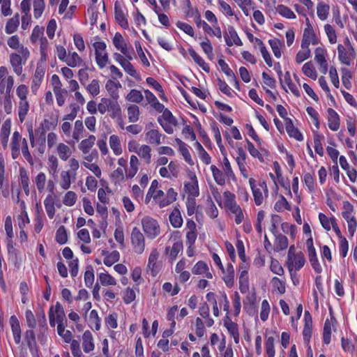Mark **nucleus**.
I'll list each match as a JSON object with an SVG mask.
<instances>
[{"label":"nucleus","mask_w":357,"mask_h":357,"mask_svg":"<svg viewBox=\"0 0 357 357\" xmlns=\"http://www.w3.org/2000/svg\"><path fill=\"white\" fill-rule=\"evenodd\" d=\"M319 43V40L316 36L314 31L310 24L309 20L307 19L306 26L303 31V39L301 45H305L310 47V45H317Z\"/></svg>","instance_id":"dca6fc26"},{"label":"nucleus","mask_w":357,"mask_h":357,"mask_svg":"<svg viewBox=\"0 0 357 357\" xmlns=\"http://www.w3.org/2000/svg\"><path fill=\"white\" fill-rule=\"evenodd\" d=\"M95 50L96 61L98 67L102 69L108 63L109 56L106 52V44L103 41L95 42L93 44Z\"/></svg>","instance_id":"9b49d317"},{"label":"nucleus","mask_w":357,"mask_h":357,"mask_svg":"<svg viewBox=\"0 0 357 357\" xmlns=\"http://www.w3.org/2000/svg\"><path fill=\"white\" fill-rule=\"evenodd\" d=\"M169 221L174 228H179L182 226L183 219L178 210H174L169 215Z\"/></svg>","instance_id":"e2e57ef3"},{"label":"nucleus","mask_w":357,"mask_h":357,"mask_svg":"<svg viewBox=\"0 0 357 357\" xmlns=\"http://www.w3.org/2000/svg\"><path fill=\"white\" fill-rule=\"evenodd\" d=\"M283 84L287 85L291 93L296 97H300L301 93L298 88L291 82L290 73L287 71L284 74V78L282 79Z\"/></svg>","instance_id":"864d4df0"},{"label":"nucleus","mask_w":357,"mask_h":357,"mask_svg":"<svg viewBox=\"0 0 357 357\" xmlns=\"http://www.w3.org/2000/svg\"><path fill=\"white\" fill-rule=\"evenodd\" d=\"M328 126L333 131H337L340 128V119L339 114L332 108L327 109Z\"/></svg>","instance_id":"aec40b11"},{"label":"nucleus","mask_w":357,"mask_h":357,"mask_svg":"<svg viewBox=\"0 0 357 357\" xmlns=\"http://www.w3.org/2000/svg\"><path fill=\"white\" fill-rule=\"evenodd\" d=\"M31 53L27 47H22L19 51H13L9 54V63L13 72L23 80L25 75L23 74V67L26 65Z\"/></svg>","instance_id":"f257e3e1"},{"label":"nucleus","mask_w":357,"mask_h":357,"mask_svg":"<svg viewBox=\"0 0 357 357\" xmlns=\"http://www.w3.org/2000/svg\"><path fill=\"white\" fill-rule=\"evenodd\" d=\"M311 56V51L310 47L305 45H301V49L298 52L296 55V62L301 63L306 59H309Z\"/></svg>","instance_id":"49530a36"},{"label":"nucleus","mask_w":357,"mask_h":357,"mask_svg":"<svg viewBox=\"0 0 357 357\" xmlns=\"http://www.w3.org/2000/svg\"><path fill=\"white\" fill-rule=\"evenodd\" d=\"M8 46L14 51H19L22 47H25L20 42V38L17 35H13L8 38L7 40Z\"/></svg>","instance_id":"4d7b16f0"},{"label":"nucleus","mask_w":357,"mask_h":357,"mask_svg":"<svg viewBox=\"0 0 357 357\" xmlns=\"http://www.w3.org/2000/svg\"><path fill=\"white\" fill-rule=\"evenodd\" d=\"M146 140L150 144L158 146L162 143L161 139L165 138V135L161 134L158 130L151 129L145 132Z\"/></svg>","instance_id":"412c9836"},{"label":"nucleus","mask_w":357,"mask_h":357,"mask_svg":"<svg viewBox=\"0 0 357 357\" xmlns=\"http://www.w3.org/2000/svg\"><path fill=\"white\" fill-rule=\"evenodd\" d=\"M65 63L68 66L74 68L79 66L82 63V59L77 52H69L65 60Z\"/></svg>","instance_id":"09e8293b"},{"label":"nucleus","mask_w":357,"mask_h":357,"mask_svg":"<svg viewBox=\"0 0 357 357\" xmlns=\"http://www.w3.org/2000/svg\"><path fill=\"white\" fill-rule=\"evenodd\" d=\"M20 25V15L16 13L13 17L10 18L5 26L6 33L10 35L16 32Z\"/></svg>","instance_id":"72a5a7b5"},{"label":"nucleus","mask_w":357,"mask_h":357,"mask_svg":"<svg viewBox=\"0 0 357 357\" xmlns=\"http://www.w3.org/2000/svg\"><path fill=\"white\" fill-rule=\"evenodd\" d=\"M330 10L329 5L324 3L319 2L317 4V14L318 17L321 20L324 21L328 18Z\"/></svg>","instance_id":"3c124183"},{"label":"nucleus","mask_w":357,"mask_h":357,"mask_svg":"<svg viewBox=\"0 0 357 357\" xmlns=\"http://www.w3.org/2000/svg\"><path fill=\"white\" fill-rule=\"evenodd\" d=\"M121 84L119 82H115L112 79H109L105 84V89L109 93L111 98L116 100L119 98V90L121 88Z\"/></svg>","instance_id":"b1692460"},{"label":"nucleus","mask_w":357,"mask_h":357,"mask_svg":"<svg viewBox=\"0 0 357 357\" xmlns=\"http://www.w3.org/2000/svg\"><path fill=\"white\" fill-rule=\"evenodd\" d=\"M45 75V70L42 67L37 66L31 79V89L33 94H36L40 88Z\"/></svg>","instance_id":"a211bd4d"},{"label":"nucleus","mask_w":357,"mask_h":357,"mask_svg":"<svg viewBox=\"0 0 357 357\" xmlns=\"http://www.w3.org/2000/svg\"><path fill=\"white\" fill-rule=\"evenodd\" d=\"M33 16L36 19H39L45 8V3L44 0H33Z\"/></svg>","instance_id":"bf43d9fd"},{"label":"nucleus","mask_w":357,"mask_h":357,"mask_svg":"<svg viewBox=\"0 0 357 357\" xmlns=\"http://www.w3.org/2000/svg\"><path fill=\"white\" fill-rule=\"evenodd\" d=\"M249 183L252 189L255 203L257 206H260L263 203L264 197H267L268 195L266 183L265 181H260L256 183V181L250 178Z\"/></svg>","instance_id":"39448f33"},{"label":"nucleus","mask_w":357,"mask_h":357,"mask_svg":"<svg viewBox=\"0 0 357 357\" xmlns=\"http://www.w3.org/2000/svg\"><path fill=\"white\" fill-rule=\"evenodd\" d=\"M218 63L221 68L222 71L226 75V76L229 78V81L234 83V86L239 89V84L237 80L236 77L234 73L231 70V69L229 67L228 64L225 61V60L220 59L218 61Z\"/></svg>","instance_id":"a878e982"},{"label":"nucleus","mask_w":357,"mask_h":357,"mask_svg":"<svg viewBox=\"0 0 357 357\" xmlns=\"http://www.w3.org/2000/svg\"><path fill=\"white\" fill-rule=\"evenodd\" d=\"M268 43L275 56L277 58H280L282 56L281 49L283 47L282 43L280 40L274 38L270 39L268 40Z\"/></svg>","instance_id":"680f3d73"},{"label":"nucleus","mask_w":357,"mask_h":357,"mask_svg":"<svg viewBox=\"0 0 357 357\" xmlns=\"http://www.w3.org/2000/svg\"><path fill=\"white\" fill-rule=\"evenodd\" d=\"M139 165V161L137 157L135 155H132L130 159V166L127 173V177L132 178H133L138 172Z\"/></svg>","instance_id":"79ce46f5"},{"label":"nucleus","mask_w":357,"mask_h":357,"mask_svg":"<svg viewBox=\"0 0 357 357\" xmlns=\"http://www.w3.org/2000/svg\"><path fill=\"white\" fill-rule=\"evenodd\" d=\"M275 239V250L277 252L285 250L288 247V238L287 236L278 234L274 235Z\"/></svg>","instance_id":"c03bdc74"},{"label":"nucleus","mask_w":357,"mask_h":357,"mask_svg":"<svg viewBox=\"0 0 357 357\" xmlns=\"http://www.w3.org/2000/svg\"><path fill=\"white\" fill-rule=\"evenodd\" d=\"M223 273V280L227 285V287L231 288L234 284V276L235 271L234 268L231 264H229L227 266L226 269L224 268V271H222Z\"/></svg>","instance_id":"c756f323"},{"label":"nucleus","mask_w":357,"mask_h":357,"mask_svg":"<svg viewBox=\"0 0 357 357\" xmlns=\"http://www.w3.org/2000/svg\"><path fill=\"white\" fill-rule=\"evenodd\" d=\"M224 197L225 206L231 213H235L241 208L240 206L235 201L234 194L229 191H226L224 192Z\"/></svg>","instance_id":"393cba45"},{"label":"nucleus","mask_w":357,"mask_h":357,"mask_svg":"<svg viewBox=\"0 0 357 357\" xmlns=\"http://www.w3.org/2000/svg\"><path fill=\"white\" fill-rule=\"evenodd\" d=\"M109 144L114 155H119L122 153V148L120 142V139L117 135H111L109 137Z\"/></svg>","instance_id":"37998d69"},{"label":"nucleus","mask_w":357,"mask_h":357,"mask_svg":"<svg viewBox=\"0 0 357 357\" xmlns=\"http://www.w3.org/2000/svg\"><path fill=\"white\" fill-rule=\"evenodd\" d=\"M303 73L307 77L316 80L317 78V73L311 61L306 62L302 67Z\"/></svg>","instance_id":"de8ad7c7"},{"label":"nucleus","mask_w":357,"mask_h":357,"mask_svg":"<svg viewBox=\"0 0 357 357\" xmlns=\"http://www.w3.org/2000/svg\"><path fill=\"white\" fill-rule=\"evenodd\" d=\"M130 243L135 253L142 255L146 248L145 237L140 229L135 227L130 234Z\"/></svg>","instance_id":"6e6552de"},{"label":"nucleus","mask_w":357,"mask_h":357,"mask_svg":"<svg viewBox=\"0 0 357 357\" xmlns=\"http://www.w3.org/2000/svg\"><path fill=\"white\" fill-rule=\"evenodd\" d=\"M309 261L312 268L317 273H320L322 271V268L319 262L316 250L308 251Z\"/></svg>","instance_id":"5fc2aeb1"},{"label":"nucleus","mask_w":357,"mask_h":357,"mask_svg":"<svg viewBox=\"0 0 357 357\" xmlns=\"http://www.w3.org/2000/svg\"><path fill=\"white\" fill-rule=\"evenodd\" d=\"M327 54V51L326 49L319 47H317L314 50V61L319 64H324L327 63L326 56Z\"/></svg>","instance_id":"338daca9"},{"label":"nucleus","mask_w":357,"mask_h":357,"mask_svg":"<svg viewBox=\"0 0 357 357\" xmlns=\"http://www.w3.org/2000/svg\"><path fill=\"white\" fill-rule=\"evenodd\" d=\"M15 93L19 100L17 102L19 120L22 123L30 109V103L28 100L29 88L24 84H19L15 89Z\"/></svg>","instance_id":"f03ea898"},{"label":"nucleus","mask_w":357,"mask_h":357,"mask_svg":"<svg viewBox=\"0 0 357 357\" xmlns=\"http://www.w3.org/2000/svg\"><path fill=\"white\" fill-rule=\"evenodd\" d=\"M305 255L302 252H298V255L290 259H287L286 266L289 272L298 271L305 264Z\"/></svg>","instance_id":"4468645a"},{"label":"nucleus","mask_w":357,"mask_h":357,"mask_svg":"<svg viewBox=\"0 0 357 357\" xmlns=\"http://www.w3.org/2000/svg\"><path fill=\"white\" fill-rule=\"evenodd\" d=\"M98 112L101 114L109 113L112 119L120 118L121 116V108L118 100L112 98H102L98 103Z\"/></svg>","instance_id":"7ed1b4c3"},{"label":"nucleus","mask_w":357,"mask_h":357,"mask_svg":"<svg viewBox=\"0 0 357 357\" xmlns=\"http://www.w3.org/2000/svg\"><path fill=\"white\" fill-rule=\"evenodd\" d=\"M82 348L85 353H89L95 349L93 337L89 331H84L82 335Z\"/></svg>","instance_id":"cd10ccee"},{"label":"nucleus","mask_w":357,"mask_h":357,"mask_svg":"<svg viewBox=\"0 0 357 357\" xmlns=\"http://www.w3.org/2000/svg\"><path fill=\"white\" fill-rule=\"evenodd\" d=\"M10 324L13 335V338L16 344H19L21 340V329L20 322L15 315L10 318Z\"/></svg>","instance_id":"7c9ffc66"},{"label":"nucleus","mask_w":357,"mask_h":357,"mask_svg":"<svg viewBox=\"0 0 357 357\" xmlns=\"http://www.w3.org/2000/svg\"><path fill=\"white\" fill-rule=\"evenodd\" d=\"M176 197L177 192H175L173 188H170L166 194L161 190H157L154 196V201L160 208H164L176 201Z\"/></svg>","instance_id":"9d476101"},{"label":"nucleus","mask_w":357,"mask_h":357,"mask_svg":"<svg viewBox=\"0 0 357 357\" xmlns=\"http://www.w3.org/2000/svg\"><path fill=\"white\" fill-rule=\"evenodd\" d=\"M210 169L216 183L220 185H224L227 178V176L224 172L213 165L211 166Z\"/></svg>","instance_id":"58836bf2"},{"label":"nucleus","mask_w":357,"mask_h":357,"mask_svg":"<svg viewBox=\"0 0 357 357\" xmlns=\"http://www.w3.org/2000/svg\"><path fill=\"white\" fill-rule=\"evenodd\" d=\"M48 172L52 176L58 173L59 160L55 155H50L47 160Z\"/></svg>","instance_id":"69168bd1"},{"label":"nucleus","mask_w":357,"mask_h":357,"mask_svg":"<svg viewBox=\"0 0 357 357\" xmlns=\"http://www.w3.org/2000/svg\"><path fill=\"white\" fill-rule=\"evenodd\" d=\"M189 178L190 181L184 183V190L188 194V197L195 198L199 195L197 178L194 173H190Z\"/></svg>","instance_id":"2eb2a0df"},{"label":"nucleus","mask_w":357,"mask_h":357,"mask_svg":"<svg viewBox=\"0 0 357 357\" xmlns=\"http://www.w3.org/2000/svg\"><path fill=\"white\" fill-rule=\"evenodd\" d=\"M113 44L123 54L126 56L129 59H132V56L128 54V50L125 40L120 33L116 32L115 33L113 38Z\"/></svg>","instance_id":"5701e85b"},{"label":"nucleus","mask_w":357,"mask_h":357,"mask_svg":"<svg viewBox=\"0 0 357 357\" xmlns=\"http://www.w3.org/2000/svg\"><path fill=\"white\" fill-rule=\"evenodd\" d=\"M183 243L181 241H177L172 245V247L167 246L165 248V254L168 256L170 261H174L178 253L183 250Z\"/></svg>","instance_id":"bb28decb"},{"label":"nucleus","mask_w":357,"mask_h":357,"mask_svg":"<svg viewBox=\"0 0 357 357\" xmlns=\"http://www.w3.org/2000/svg\"><path fill=\"white\" fill-rule=\"evenodd\" d=\"M190 56L192 58L194 61L202 68L203 70L206 73L210 71L209 66L205 62V61L192 49L188 50Z\"/></svg>","instance_id":"a19ab883"},{"label":"nucleus","mask_w":357,"mask_h":357,"mask_svg":"<svg viewBox=\"0 0 357 357\" xmlns=\"http://www.w3.org/2000/svg\"><path fill=\"white\" fill-rule=\"evenodd\" d=\"M326 35L327 36L330 44L333 45L337 43V36L335 29L329 24H326L324 26Z\"/></svg>","instance_id":"052dcab7"},{"label":"nucleus","mask_w":357,"mask_h":357,"mask_svg":"<svg viewBox=\"0 0 357 357\" xmlns=\"http://www.w3.org/2000/svg\"><path fill=\"white\" fill-rule=\"evenodd\" d=\"M44 28L36 25L31 34L30 41L32 44H36L38 40L44 37Z\"/></svg>","instance_id":"0e129e2a"},{"label":"nucleus","mask_w":357,"mask_h":357,"mask_svg":"<svg viewBox=\"0 0 357 357\" xmlns=\"http://www.w3.org/2000/svg\"><path fill=\"white\" fill-rule=\"evenodd\" d=\"M275 9H276V11L278 12V13L284 18L289 19V20H293V19L296 18V16L294 14V13L287 6H284L283 4H280V5H278V6L275 8Z\"/></svg>","instance_id":"8fccbe9b"},{"label":"nucleus","mask_w":357,"mask_h":357,"mask_svg":"<svg viewBox=\"0 0 357 357\" xmlns=\"http://www.w3.org/2000/svg\"><path fill=\"white\" fill-rule=\"evenodd\" d=\"M44 206L50 219H52L55 215L54 199L52 195H48L44 200Z\"/></svg>","instance_id":"c9c22d12"},{"label":"nucleus","mask_w":357,"mask_h":357,"mask_svg":"<svg viewBox=\"0 0 357 357\" xmlns=\"http://www.w3.org/2000/svg\"><path fill=\"white\" fill-rule=\"evenodd\" d=\"M178 144V149L180 153L183 157V159L185 161L190 165L192 166L194 165V161L192 159L191 155L190 153V151L188 149V146L186 144L183 142L180 139H177Z\"/></svg>","instance_id":"ea45409f"},{"label":"nucleus","mask_w":357,"mask_h":357,"mask_svg":"<svg viewBox=\"0 0 357 357\" xmlns=\"http://www.w3.org/2000/svg\"><path fill=\"white\" fill-rule=\"evenodd\" d=\"M142 226L144 232L149 239H154L160 234V228L158 221L149 216L142 219Z\"/></svg>","instance_id":"0eeeda50"},{"label":"nucleus","mask_w":357,"mask_h":357,"mask_svg":"<svg viewBox=\"0 0 357 357\" xmlns=\"http://www.w3.org/2000/svg\"><path fill=\"white\" fill-rule=\"evenodd\" d=\"M192 273L194 275H204L208 279H212L213 275L209 271L207 264L203 261L197 262L192 268Z\"/></svg>","instance_id":"4be33fe9"},{"label":"nucleus","mask_w":357,"mask_h":357,"mask_svg":"<svg viewBox=\"0 0 357 357\" xmlns=\"http://www.w3.org/2000/svg\"><path fill=\"white\" fill-rule=\"evenodd\" d=\"M128 119L129 122L135 123L139 118V108L136 105H131L128 107Z\"/></svg>","instance_id":"603ef678"},{"label":"nucleus","mask_w":357,"mask_h":357,"mask_svg":"<svg viewBox=\"0 0 357 357\" xmlns=\"http://www.w3.org/2000/svg\"><path fill=\"white\" fill-rule=\"evenodd\" d=\"M115 19L123 29L128 28V23L124 13L120 6L115 4L114 7Z\"/></svg>","instance_id":"a18cd8bd"},{"label":"nucleus","mask_w":357,"mask_h":357,"mask_svg":"<svg viewBox=\"0 0 357 357\" xmlns=\"http://www.w3.org/2000/svg\"><path fill=\"white\" fill-rule=\"evenodd\" d=\"M224 326L226 327L230 336L234 338V342L238 344L239 342V333L238 325L233 322L229 319H227L224 322Z\"/></svg>","instance_id":"2f4dec72"},{"label":"nucleus","mask_w":357,"mask_h":357,"mask_svg":"<svg viewBox=\"0 0 357 357\" xmlns=\"http://www.w3.org/2000/svg\"><path fill=\"white\" fill-rule=\"evenodd\" d=\"M49 319L50 324L52 327H54L56 323L64 322L66 320L63 307L59 302H56L54 306L50 307Z\"/></svg>","instance_id":"f8f14e48"},{"label":"nucleus","mask_w":357,"mask_h":357,"mask_svg":"<svg viewBox=\"0 0 357 357\" xmlns=\"http://www.w3.org/2000/svg\"><path fill=\"white\" fill-rule=\"evenodd\" d=\"M22 138L19 132L15 131L13 134L11 142L12 157L15 159L20 155V145L22 143Z\"/></svg>","instance_id":"c85d7f7f"},{"label":"nucleus","mask_w":357,"mask_h":357,"mask_svg":"<svg viewBox=\"0 0 357 357\" xmlns=\"http://www.w3.org/2000/svg\"><path fill=\"white\" fill-rule=\"evenodd\" d=\"M144 99L142 92L137 89H131L126 96V100L130 102L140 103Z\"/></svg>","instance_id":"13d9d810"},{"label":"nucleus","mask_w":357,"mask_h":357,"mask_svg":"<svg viewBox=\"0 0 357 357\" xmlns=\"http://www.w3.org/2000/svg\"><path fill=\"white\" fill-rule=\"evenodd\" d=\"M337 50L338 60L342 64L350 66L354 63L356 57V52L354 48L344 47L342 44L339 43Z\"/></svg>","instance_id":"1a4fd4ad"},{"label":"nucleus","mask_w":357,"mask_h":357,"mask_svg":"<svg viewBox=\"0 0 357 357\" xmlns=\"http://www.w3.org/2000/svg\"><path fill=\"white\" fill-rule=\"evenodd\" d=\"M160 252L157 248H153L149 256L146 268L151 276L155 277L160 271V266L158 263Z\"/></svg>","instance_id":"ddd939ff"},{"label":"nucleus","mask_w":357,"mask_h":357,"mask_svg":"<svg viewBox=\"0 0 357 357\" xmlns=\"http://www.w3.org/2000/svg\"><path fill=\"white\" fill-rule=\"evenodd\" d=\"M285 128L287 132L291 137H294L299 142L303 139V135L296 128L294 127L293 122L290 119H286Z\"/></svg>","instance_id":"473e14b6"},{"label":"nucleus","mask_w":357,"mask_h":357,"mask_svg":"<svg viewBox=\"0 0 357 357\" xmlns=\"http://www.w3.org/2000/svg\"><path fill=\"white\" fill-rule=\"evenodd\" d=\"M74 180L73 178V174L70 173V172L62 171L60 174V181L59 185L63 190H68L72 183V181Z\"/></svg>","instance_id":"f704fd0d"},{"label":"nucleus","mask_w":357,"mask_h":357,"mask_svg":"<svg viewBox=\"0 0 357 357\" xmlns=\"http://www.w3.org/2000/svg\"><path fill=\"white\" fill-rule=\"evenodd\" d=\"M56 153L61 160L66 161L70 158L72 151L68 145L59 143L56 146Z\"/></svg>","instance_id":"e433bc0d"},{"label":"nucleus","mask_w":357,"mask_h":357,"mask_svg":"<svg viewBox=\"0 0 357 357\" xmlns=\"http://www.w3.org/2000/svg\"><path fill=\"white\" fill-rule=\"evenodd\" d=\"M304 328L303 330V336L305 344L307 345L310 343L312 331V319L310 313L305 311L304 313Z\"/></svg>","instance_id":"f3484780"},{"label":"nucleus","mask_w":357,"mask_h":357,"mask_svg":"<svg viewBox=\"0 0 357 357\" xmlns=\"http://www.w3.org/2000/svg\"><path fill=\"white\" fill-rule=\"evenodd\" d=\"M15 84L14 77L6 66H0V93H11Z\"/></svg>","instance_id":"423d86ee"},{"label":"nucleus","mask_w":357,"mask_h":357,"mask_svg":"<svg viewBox=\"0 0 357 357\" xmlns=\"http://www.w3.org/2000/svg\"><path fill=\"white\" fill-rule=\"evenodd\" d=\"M225 40L227 45L231 47L233 45L237 46L243 45V43L234 26H229L227 32L225 35Z\"/></svg>","instance_id":"6ab92c4d"},{"label":"nucleus","mask_w":357,"mask_h":357,"mask_svg":"<svg viewBox=\"0 0 357 357\" xmlns=\"http://www.w3.org/2000/svg\"><path fill=\"white\" fill-rule=\"evenodd\" d=\"M77 199L76 193L73 191H68L63 197L62 202L66 206H73Z\"/></svg>","instance_id":"774afa93"},{"label":"nucleus","mask_w":357,"mask_h":357,"mask_svg":"<svg viewBox=\"0 0 357 357\" xmlns=\"http://www.w3.org/2000/svg\"><path fill=\"white\" fill-rule=\"evenodd\" d=\"M151 149L149 145L143 144L140 146L137 154L144 159L146 163L149 164L151 158Z\"/></svg>","instance_id":"6e6d98bb"},{"label":"nucleus","mask_w":357,"mask_h":357,"mask_svg":"<svg viewBox=\"0 0 357 357\" xmlns=\"http://www.w3.org/2000/svg\"><path fill=\"white\" fill-rule=\"evenodd\" d=\"M28 132L31 146L43 154L46 150V133L36 129L34 134L32 127L28 129Z\"/></svg>","instance_id":"20e7f679"},{"label":"nucleus","mask_w":357,"mask_h":357,"mask_svg":"<svg viewBox=\"0 0 357 357\" xmlns=\"http://www.w3.org/2000/svg\"><path fill=\"white\" fill-rule=\"evenodd\" d=\"M96 137L91 135L88 138L83 139L79 144V150L84 153L86 154L89 152L90 149L93 147L96 142Z\"/></svg>","instance_id":"4c0bfd02"}]
</instances>
